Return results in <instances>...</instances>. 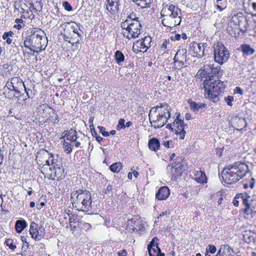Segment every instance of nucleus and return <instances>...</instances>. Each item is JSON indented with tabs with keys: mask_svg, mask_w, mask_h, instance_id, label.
<instances>
[{
	"mask_svg": "<svg viewBox=\"0 0 256 256\" xmlns=\"http://www.w3.org/2000/svg\"><path fill=\"white\" fill-rule=\"evenodd\" d=\"M251 172L248 166L239 162L229 164L222 171V179L228 184H232L242 179L247 173Z\"/></svg>",
	"mask_w": 256,
	"mask_h": 256,
	"instance_id": "nucleus-1",
	"label": "nucleus"
},
{
	"mask_svg": "<svg viewBox=\"0 0 256 256\" xmlns=\"http://www.w3.org/2000/svg\"><path fill=\"white\" fill-rule=\"evenodd\" d=\"M70 198L73 206L78 210L84 212L92 211V194L89 191L80 189L74 190Z\"/></svg>",
	"mask_w": 256,
	"mask_h": 256,
	"instance_id": "nucleus-2",
	"label": "nucleus"
},
{
	"mask_svg": "<svg viewBox=\"0 0 256 256\" xmlns=\"http://www.w3.org/2000/svg\"><path fill=\"white\" fill-rule=\"evenodd\" d=\"M160 16L166 17L162 22L164 26L171 28L180 24L181 10L176 6L172 4L165 5L160 12Z\"/></svg>",
	"mask_w": 256,
	"mask_h": 256,
	"instance_id": "nucleus-3",
	"label": "nucleus"
},
{
	"mask_svg": "<svg viewBox=\"0 0 256 256\" xmlns=\"http://www.w3.org/2000/svg\"><path fill=\"white\" fill-rule=\"evenodd\" d=\"M44 34V32L42 30L36 28H32L30 34L25 38L24 42V46L34 53H38L44 50L41 44Z\"/></svg>",
	"mask_w": 256,
	"mask_h": 256,
	"instance_id": "nucleus-4",
	"label": "nucleus"
},
{
	"mask_svg": "<svg viewBox=\"0 0 256 256\" xmlns=\"http://www.w3.org/2000/svg\"><path fill=\"white\" fill-rule=\"evenodd\" d=\"M128 21H124L121 23L122 32L124 36L130 40L134 39L139 36L140 34L141 24L140 22H130Z\"/></svg>",
	"mask_w": 256,
	"mask_h": 256,
	"instance_id": "nucleus-5",
	"label": "nucleus"
},
{
	"mask_svg": "<svg viewBox=\"0 0 256 256\" xmlns=\"http://www.w3.org/2000/svg\"><path fill=\"white\" fill-rule=\"evenodd\" d=\"M214 58L215 62L220 64L226 62L230 56L228 48L222 43L218 42L213 46Z\"/></svg>",
	"mask_w": 256,
	"mask_h": 256,
	"instance_id": "nucleus-6",
	"label": "nucleus"
},
{
	"mask_svg": "<svg viewBox=\"0 0 256 256\" xmlns=\"http://www.w3.org/2000/svg\"><path fill=\"white\" fill-rule=\"evenodd\" d=\"M148 118L151 126L155 129L162 127L168 122L166 114H158L156 116V120H152L150 118V112L148 114Z\"/></svg>",
	"mask_w": 256,
	"mask_h": 256,
	"instance_id": "nucleus-7",
	"label": "nucleus"
},
{
	"mask_svg": "<svg viewBox=\"0 0 256 256\" xmlns=\"http://www.w3.org/2000/svg\"><path fill=\"white\" fill-rule=\"evenodd\" d=\"M11 81L13 82V91L16 93L14 94V96L18 97L21 96L24 90L26 91L25 85L20 78L18 77H14L11 79Z\"/></svg>",
	"mask_w": 256,
	"mask_h": 256,
	"instance_id": "nucleus-8",
	"label": "nucleus"
},
{
	"mask_svg": "<svg viewBox=\"0 0 256 256\" xmlns=\"http://www.w3.org/2000/svg\"><path fill=\"white\" fill-rule=\"evenodd\" d=\"M209 88H204L205 96L208 98L210 100L213 102H216L218 101L219 99L218 95L220 93H218V91L216 89H214V84L212 86V84L209 85Z\"/></svg>",
	"mask_w": 256,
	"mask_h": 256,
	"instance_id": "nucleus-9",
	"label": "nucleus"
},
{
	"mask_svg": "<svg viewBox=\"0 0 256 256\" xmlns=\"http://www.w3.org/2000/svg\"><path fill=\"white\" fill-rule=\"evenodd\" d=\"M186 52L187 50L185 48L179 50L174 56V62H178L180 67L184 66V62L186 60Z\"/></svg>",
	"mask_w": 256,
	"mask_h": 256,
	"instance_id": "nucleus-10",
	"label": "nucleus"
},
{
	"mask_svg": "<svg viewBox=\"0 0 256 256\" xmlns=\"http://www.w3.org/2000/svg\"><path fill=\"white\" fill-rule=\"evenodd\" d=\"M106 10L112 14L118 13L120 10L119 0H106Z\"/></svg>",
	"mask_w": 256,
	"mask_h": 256,
	"instance_id": "nucleus-11",
	"label": "nucleus"
},
{
	"mask_svg": "<svg viewBox=\"0 0 256 256\" xmlns=\"http://www.w3.org/2000/svg\"><path fill=\"white\" fill-rule=\"evenodd\" d=\"M190 48L194 51V54H196L198 58H202L205 55L204 48L201 46V43L191 42Z\"/></svg>",
	"mask_w": 256,
	"mask_h": 256,
	"instance_id": "nucleus-12",
	"label": "nucleus"
},
{
	"mask_svg": "<svg viewBox=\"0 0 256 256\" xmlns=\"http://www.w3.org/2000/svg\"><path fill=\"white\" fill-rule=\"evenodd\" d=\"M46 174L49 179L54 180L56 178L58 180H60L64 176V170L63 167H60L56 169H53V172L46 173Z\"/></svg>",
	"mask_w": 256,
	"mask_h": 256,
	"instance_id": "nucleus-13",
	"label": "nucleus"
},
{
	"mask_svg": "<svg viewBox=\"0 0 256 256\" xmlns=\"http://www.w3.org/2000/svg\"><path fill=\"white\" fill-rule=\"evenodd\" d=\"M170 192L169 188L166 186L161 187L156 192V196L159 200H166L170 196Z\"/></svg>",
	"mask_w": 256,
	"mask_h": 256,
	"instance_id": "nucleus-14",
	"label": "nucleus"
},
{
	"mask_svg": "<svg viewBox=\"0 0 256 256\" xmlns=\"http://www.w3.org/2000/svg\"><path fill=\"white\" fill-rule=\"evenodd\" d=\"M238 50L242 52L243 56L245 58L252 56L255 52V50L247 44H242Z\"/></svg>",
	"mask_w": 256,
	"mask_h": 256,
	"instance_id": "nucleus-15",
	"label": "nucleus"
},
{
	"mask_svg": "<svg viewBox=\"0 0 256 256\" xmlns=\"http://www.w3.org/2000/svg\"><path fill=\"white\" fill-rule=\"evenodd\" d=\"M38 224L35 222H32L30 226V233L32 238L36 240H40L42 238V236L39 234L38 230Z\"/></svg>",
	"mask_w": 256,
	"mask_h": 256,
	"instance_id": "nucleus-16",
	"label": "nucleus"
},
{
	"mask_svg": "<svg viewBox=\"0 0 256 256\" xmlns=\"http://www.w3.org/2000/svg\"><path fill=\"white\" fill-rule=\"evenodd\" d=\"M152 38L150 36H145L144 38H142L136 42V44L140 45V49H145L144 52L150 46V42Z\"/></svg>",
	"mask_w": 256,
	"mask_h": 256,
	"instance_id": "nucleus-17",
	"label": "nucleus"
},
{
	"mask_svg": "<svg viewBox=\"0 0 256 256\" xmlns=\"http://www.w3.org/2000/svg\"><path fill=\"white\" fill-rule=\"evenodd\" d=\"M172 124L173 126L176 128H178L179 127H180V128H182L181 131L179 132L178 130H176V134H180V138L183 140L186 134V131L184 130V128H186V127H188V126L185 125L184 124H182V123H179L178 122L175 121H174Z\"/></svg>",
	"mask_w": 256,
	"mask_h": 256,
	"instance_id": "nucleus-18",
	"label": "nucleus"
},
{
	"mask_svg": "<svg viewBox=\"0 0 256 256\" xmlns=\"http://www.w3.org/2000/svg\"><path fill=\"white\" fill-rule=\"evenodd\" d=\"M244 242L248 244L254 242L256 240V234L251 231H246L243 234Z\"/></svg>",
	"mask_w": 256,
	"mask_h": 256,
	"instance_id": "nucleus-19",
	"label": "nucleus"
},
{
	"mask_svg": "<svg viewBox=\"0 0 256 256\" xmlns=\"http://www.w3.org/2000/svg\"><path fill=\"white\" fill-rule=\"evenodd\" d=\"M62 138H66L67 140L75 142L78 138L77 132L76 130L70 129V130L66 132Z\"/></svg>",
	"mask_w": 256,
	"mask_h": 256,
	"instance_id": "nucleus-20",
	"label": "nucleus"
},
{
	"mask_svg": "<svg viewBox=\"0 0 256 256\" xmlns=\"http://www.w3.org/2000/svg\"><path fill=\"white\" fill-rule=\"evenodd\" d=\"M148 250L150 256H164V253L161 252L158 245H156L155 248H148Z\"/></svg>",
	"mask_w": 256,
	"mask_h": 256,
	"instance_id": "nucleus-21",
	"label": "nucleus"
},
{
	"mask_svg": "<svg viewBox=\"0 0 256 256\" xmlns=\"http://www.w3.org/2000/svg\"><path fill=\"white\" fill-rule=\"evenodd\" d=\"M210 84H212H212H214V89H216L218 91V93L223 92L225 88V85L224 84V82L219 80H214L210 82Z\"/></svg>",
	"mask_w": 256,
	"mask_h": 256,
	"instance_id": "nucleus-22",
	"label": "nucleus"
},
{
	"mask_svg": "<svg viewBox=\"0 0 256 256\" xmlns=\"http://www.w3.org/2000/svg\"><path fill=\"white\" fill-rule=\"evenodd\" d=\"M148 145L150 150L156 151L160 148V143L157 138H153L149 140Z\"/></svg>",
	"mask_w": 256,
	"mask_h": 256,
	"instance_id": "nucleus-23",
	"label": "nucleus"
},
{
	"mask_svg": "<svg viewBox=\"0 0 256 256\" xmlns=\"http://www.w3.org/2000/svg\"><path fill=\"white\" fill-rule=\"evenodd\" d=\"M27 226L26 222L25 220H18L16 222L15 229L17 232L20 233Z\"/></svg>",
	"mask_w": 256,
	"mask_h": 256,
	"instance_id": "nucleus-24",
	"label": "nucleus"
},
{
	"mask_svg": "<svg viewBox=\"0 0 256 256\" xmlns=\"http://www.w3.org/2000/svg\"><path fill=\"white\" fill-rule=\"evenodd\" d=\"M72 24L70 26V30H72L74 33L76 34L80 39L83 38L82 34L84 33L80 29L78 24L76 22H71ZM68 24H70V22H68Z\"/></svg>",
	"mask_w": 256,
	"mask_h": 256,
	"instance_id": "nucleus-25",
	"label": "nucleus"
},
{
	"mask_svg": "<svg viewBox=\"0 0 256 256\" xmlns=\"http://www.w3.org/2000/svg\"><path fill=\"white\" fill-rule=\"evenodd\" d=\"M214 76L212 72L210 71L209 72L208 70L205 76L206 80L203 83V88H209L208 86L210 84V82H212V80H214Z\"/></svg>",
	"mask_w": 256,
	"mask_h": 256,
	"instance_id": "nucleus-26",
	"label": "nucleus"
},
{
	"mask_svg": "<svg viewBox=\"0 0 256 256\" xmlns=\"http://www.w3.org/2000/svg\"><path fill=\"white\" fill-rule=\"evenodd\" d=\"M210 70L214 76L217 77L218 78H220L223 73V70L220 69V66L218 67L210 66L208 68Z\"/></svg>",
	"mask_w": 256,
	"mask_h": 256,
	"instance_id": "nucleus-27",
	"label": "nucleus"
},
{
	"mask_svg": "<svg viewBox=\"0 0 256 256\" xmlns=\"http://www.w3.org/2000/svg\"><path fill=\"white\" fill-rule=\"evenodd\" d=\"M122 164L120 162H116L110 166V170L115 173H118L122 168Z\"/></svg>",
	"mask_w": 256,
	"mask_h": 256,
	"instance_id": "nucleus-28",
	"label": "nucleus"
},
{
	"mask_svg": "<svg viewBox=\"0 0 256 256\" xmlns=\"http://www.w3.org/2000/svg\"><path fill=\"white\" fill-rule=\"evenodd\" d=\"M206 104L202 103H196L194 102H192L190 104L191 110L194 112H198L200 109L204 108Z\"/></svg>",
	"mask_w": 256,
	"mask_h": 256,
	"instance_id": "nucleus-29",
	"label": "nucleus"
},
{
	"mask_svg": "<svg viewBox=\"0 0 256 256\" xmlns=\"http://www.w3.org/2000/svg\"><path fill=\"white\" fill-rule=\"evenodd\" d=\"M114 56L116 63L118 64L124 60L125 56L124 54L120 50H116L115 52Z\"/></svg>",
	"mask_w": 256,
	"mask_h": 256,
	"instance_id": "nucleus-30",
	"label": "nucleus"
},
{
	"mask_svg": "<svg viewBox=\"0 0 256 256\" xmlns=\"http://www.w3.org/2000/svg\"><path fill=\"white\" fill-rule=\"evenodd\" d=\"M48 152L47 150L44 149H41L39 151H38L36 153L37 155L36 156V160H37L38 164H42V161L40 160L41 157L46 156L48 154Z\"/></svg>",
	"mask_w": 256,
	"mask_h": 256,
	"instance_id": "nucleus-31",
	"label": "nucleus"
},
{
	"mask_svg": "<svg viewBox=\"0 0 256 256\" xmlns=\"http://www.w3.org/2000/svg\"><path fill=\"white\" fill-rule=\"evenodd\" d=\"M210 67L209 65L204 66L203 68H200L196 74V76L198 78L202 80L203 78H205L208 68Z\"/></svg>",
	"mask_w": 256,
	"mask_h": 256,
	"instance_id": "nucleus-32",
	"label": "nucleus"
},
{
	"mask_svg": "<svg viewBox=\"0 0 256 256\" xmlns=\"http://www.w3.org/2000/svg\"><path fill=\"white\" fill-rule=\"evenodd\" d=\"M176 161L174 162V168L175 169L174 172L178 176H180L182 175L183 166H182V164H179V162L178 161V158H176Z\"/></svg>",
	"mask_w": 256,
	"mask_h": 256,
	"instance_id": "nucleus-33",
	"label": "nucleus"
},
{
	"mask_svg": "<svg viewBox=\"0 0 256 256\" xmlns=\"http://www.w3.org/2000/svg\"><path fill=\"white\" fill-rule=\"evenodd\" d=\"M63 148H64V152L67 154H70L72 150V144L68 142H64Z\"/></svg>",
	"mask_w": 256,
	"mask_h": 256,
	"instance_id": "nucleus-34",
	"label": "nucleus"
},
{
	"mask_svg": "<svg viewBox=\"0 0 256 256\" xmlns=\"http://www.w3.org/2000/svg\"><path fill=\"white\" fill-rule=\"evenodd\" d=\"M91 134L92 135L96 138V141L99 143H100V142L103 140V138L98 135L94 127L91 128Z\"/></svg>",
	"mask_w": 256,
	"mask_h": 256,
	"instance_id": "nucleus-35",
	"label": "nucleus"
},
{
	"mask_svg": "<svg viewBox=\"0 0 256 256\" xmlns=\"http://www.w3.org/2000/svg\"><path fill=\"white\" fill-rule=\"evenodd\" d=\"M124 21L130 22V23H133L134 21V22H139L138 20V18L136 16V14H134V12H132L128 16L126 19Z\"/></svg>",
	"mask_w": 256,
	"mask_h": 256,
	"instance_id": "nucleus-36",
	"label": "nucleus"
},
{
	"mask_svg": "<svg viewBox=\"0 0 256 256\" xmlns=\"http://www.w3.org/2000/svg\"><path fill=\"white\" fill-rule=\"evenodd\" d=\"M250 197V196L246 192L240 193L236 195V198L240 199L242 201H243L244 198H249Z\"/></svg>",
	"mask_w": 256,
	"mask_h": 256,
	"instance_id": "nucleus-37",
	"label": "nucleus"
},
{
	"mask_svg": "<svg viewBox=\"0 0 256 256\" xmlns=\"http://www.w3.org/2000/svg\"><path fill=\"white\" fill-rule=\"evenodd\" d=\"M13 240L8 238L5 242V244L9 248L12 250H14L16 248V246L13 244Z\"/></svg>",
	"mask_w": 256,
	"mask_h": 256,
	"instance_id": "nucleus-38",
	"label": "nucleus"
},
{
	"mask_svg": "<svg viewBox=\"0 0 256 256\" xmlns=\"http://www.w3.org/2000/svg\"><path fill=\"white\" fill-rule=\"evenodd\" d=\"M170 107L168 106H166L164 107V110H159L158 114H166V118L168 119L170 117Z\"/></svg>",
	"mask_w": 256,
	"mask_h": 256,
	"instance_id": "nucleus-39",
	"label": "nucleus"
},
{
	"mask_svg": "<svg viewBox=\"0 0 256 256\" xmlns=\"http://www.w3.org/2000/svg\"><path fill=\"white\" fill-rule=\"evenodd\" d=\"M200 175L196 178L197 181L200 183L206 182V177L204 172H200Z\"/></svg>",
	"mask_w": 256,
	"mask_h": 256,
	"instance_id": "nucleus-40",
	"label": "nucleus"
},
{
	"mask_svg": "<svg viewBox=\"0 0 256 256\" xmlns=\"http://www.w3.org/2000/svg\"><path fill=\"white\" fill-rule=\"evenodd\" d=\"M125 120L124 118H121L118 120V124L116 126L117 130L124 129L125 128Z\"/></svg>",
	"mask_w": 256,
	"mask_h": 256,
	"instance_id": "nucleus-41",
	"label": "nucleus"
},
{
	"mask_svg": "<svg viewBox=\"0 0 256 256\" xmlns=\"http://www.w3.org/2000/svg\"><path fill=\"white\" fill-rule=\"evenodd\" d=\"M98 128L100 130V132L104 136H109V132L106 130V128L102 126H98Z\"/></svg>",
	"mask_w": 256,
	"mask_h": 256,
	"instance_id": "nucleus-42",
	"label": "nucleus"
},
{
	"mask_svg": "<svg viewBox=\"0 0 256 256\" xmlns=\"http://www.w3.org/2000/svg\"><path fill=\"white\" fill-rule=\"evenodd\" d=\"M15 22L17 24L14 26V28L18 30L22 28L21 24H24V20L21 18H16Z\"/></svg>",
	"mask_w": 256,
	"mask_h": 256,
	"instance_id": "nucleus-43",
	"label": "nucleus"
},
{
	"mask_svg": "<svg viewBox=\"0 0 256 256\" xmlns=\"http://www.w3.org/2000/svg\"><path fill=\"white\" fill-rule=\"evenodd\" d=\"M224 101L226 102L227 104L229 106H232V102L234 101V97L232 96H228L225 97Z\"/></svg>",
	"mask_w": 256,
	"mask_h": 256,
	"instance_id": "nucleus-44",
	"label": "nucleus"
},
{
	"mask_svg": "<svg viewBox=\"0 0 256 256\" xmlns=\"http://www.w3.org/2000/svg\"><path fill=\"white\" fill-rule=\"evenodd\" d=\"M216 250V247L214 246L211 244H209L206 249V251L210 254L215 253Z\"/></svg>",
	"mask_w": 256,
	"mask_h": 256,
	"instance_id": "nucleus-45",
	"label": "nucleus"
},
{
	"mask_svg": "<svg viewBox=\"0 0 256 256\" xmlns=\"http://www.w3.org/2000/svg\"><path fill=\"white\" fill-rule=\"evenodd\" d=\"M62 6L64 7V9L68 12H70L72 10V6L68 2H64L62 3Z\"/></svg>",
	"mask_w": 256,
	"mask_h": 256,
	"instance_id": "nucleus-46",
	"label": "nucleus"
},
{
	"mask_svg": "<svg viewBox=\"0 0 256 256\" xmlns=\"http://www.w3.org/2000/svg\"><path fill=\"white\" fill-rule=\"evenodd\" d=\"M46 164H42V167L41 168H40V170L41 171V172L43 174H44L45 172L46 171V169L47 168V167H46V166H50V165H52L51 164H50L49 160H46Z\"/></svg>",
	"mask_w": 256,
	"mask_h": 256,
	"instance_id": "nucleus-47",
	"label": "nucleus"
},
{
	"mask_svg": "<svg viewBox=\"0 0 256 256\" xmlns=\"http://www.w3.org/2000/svg\"><path fill=\"white\" fill-rule=\"evenodd\" d=\"M63 38L65 42L68 41L70 40H74L72 37H70V35L67 34V30L66 29L64 30V34H62Z\"/></svg>",
	"mask_w": 256,
	"mask_h": 256,
	"instance_id": "nucleus-48",
	"label": "nucleus"
},
{
	"mask_svg": "<svg viewBox=\"0 0 256 256\" xmlns=\"http://www.w3.org/2000/svg\"><path fill=\"white\" fill-rule=\"evenodd\" d=\"M155 240H158V239L157 238H154L150 242V244H148V248H151L152 247L153 248H155L156 246V245H158V243H156L155 242Z\"/></svg>",
	"mask_w": 256,
	"mask_h": 256,
	"instance_id": "nucleus-49",
	"label": "nucleus"
},
{
	"mask_svg": "<svg viewBox=\"0 0 256 256\" xmlns=\"http://www.w3.org/2000/svg\"><path fill=\"white\" fill-rule=\"evenodd\" d=\"M112 185L110 184L108 186L106 189L104 191H103V192L104 194H110V192H112Z\"/></svg>",
	"mask_w": 256,
	"mask_h": 256,
	"instance_id": "nucleus-50",
	"label": "nucleus"
},
{
	"mask_svg": "<svg viewBox=\"0 0 256 256\" xmlns=\"http://www.w3.org/2000/svg\"><path fill=\"white\" fill-rule=\"evenodd\" d=\"M168 106L167 104H159L157 105L156 107H154V108H152L151 110H150V112L154 109V112H156V110H157V109L158 108H163L164 107V106Z\"/></svg>",
	"mask_w": 256,
	"mask_h": 256,
	"instance_id": "nucleus-51",
	"label": "nucleus"
},
{
	"mask_svg": "<svg viewBox=\"0 0 256 256\" xmlns=\"http://www.w3.org/2000/svg\"><path fill=\"white\" fill-rule=\"evenodd\" d=\"M250 206L252 209H255L256 208V196L253 197V198L251 200V202L250 203Z\"/></svg>",
	"mask_w": 256,
	"mask_h": 256,
	"instance_id": "nucleus-52",
	"label": "nucleus"
},
{
	"mask_svg": "<svg viewBox=\"0 0 256 256\" xmlns=\"http://www.w3.org/2000/svg\"><path fill=\"white\" fill-rule=\"evenodd\" d=\"M173 144V142L170 140L164 141L163 144L166 148H170L172 146V144Z\"/></svg>",
	"mask_w": 256,
	"mask_h": 256,
	"instance_id": "nucleus-53",
	"label": "nucleus"
},
{
	"mask_svg": "<svg viewBox=\"0 0 256 256\" xmlns=\"http://www.w3.org/2000/svg\"><path fill=\"white\" fill-rule=\"evenodd\" d=\"M234 94H238L240 95H242L244 94V91L242 88H241L239 86H236L235 89L234 90Z\"/></svg>",
	"mask_w": 256,
	"mask_h": 256,
	"instance_id": "nucleus-54",
	"label": "nucleus"
},
{
	"mask_svg": "<svg viewBox=\"0 0 256 256\" xmlns=\"http://www.w3.org/2000/svg\"><path fill=\"white\" fill-rule=\"evenodd\" d=\"M36 4H38L36 8H34L36 11L40 12L42 9V4L40 1L36 2Z\"/></svg>",
	"mask_w": 256,
	"mask_h": 256,
	"instance_id": "nucleus-55",
	"label": "nucleus"
},
{
	"mask_svg": "<svg viewBox=\"0 0 256 256\" xmlns=\"http://www.w3.org/2000/svg\"><path fill=\"white\" fill-rule=\"evenodd\" d=\"M69 221H70V226L71 228L75 229L77 227L78 224H77L76 222L72 221L71 218H70Z\"/></svg>",
	"mask_w": 256,
	"mask_h": 256,
	"instance_id": "nucleus-56",
	"label": "nucleus"
},
{
	"mask_svg": "<svg viewBox=\"0 0 256 256\" xmlns=\"http://www.w3.org/2000/svg\"><path fill=\"white\" fill-rule=\"evenodd\" d=\"M220 252L222 250H226L228 252H230V250H231V248H230L228 245L226 244V245H222V246H221L220 248Z\"/></svg>",
	"mask_w": 256,
	"mask_h": 256,
	"instance_id": "nucleus-57",
	"label": "nucleus"
},
{
	"mask_svg": "<svg viewBox=\"0 0 256 256\" xmlns=\"http://www.w3.org/2000/svg\"><path fill=\"white\" fill-rule=\"evenodd\" d=\"M6 86L9 90H10V91H13L12 87L14 86V84L12 81H8L6 83Z\"/></svg>",
	"mask_w": 256,
	"mask_h": 256,
	"instance_id": "nucleus-58",
	"label": "nucleus"
},
{
	"mask_svg": "<svg viewBox=\"0 0 256 256\" xmlns=\"http://www.w3.org/2000/svg\"><path fill=\"white\" fill-rule=\"evenodd\" d=\"M222 0H216L218 4L216 7L218 9H219L220 11H222L224 10V8L221 6V5H222V2H221Z\"/></svg>",
	"mask_w": 256,
	"mask_h": 256,
	"instance_id": "nucleus-59",
	"label": "nucleus"
},
{
	"mask_svg": "<svg viewBox=\"0 0 256 256\" xmlns=\"http://www.w3.org/2000/svg\"><path fill=\"white\" fill-rule=\"evenodd\" d=\"M252 208H251L250 206H246V208L244 210V212L245 214H249L248 212L250 211V213L252 214Z\"/></svg>",
	"mask_w": 256,
	"mask_h": 256,
	"instance_id": "nucleus-60",
	"label": "nucleus"
},
{
	"mask_svg": "<svg viewBox=\"0 0 256 256\" xmlns=\"http://www.w3.org/2000/svg\"><path fill=\"white\" fill-rule=\"evenodd\" d=\"M175 122H178L179 123H182V124H184V120L183 119H182L180 118V114L178 113V114L177 115L176 118L174 120Z\"/></svg>",
	"mask_w": 256,
	"mask_h": 256,
	"instance_id": "nucleus-61",
	"label": "nucleus"
},
{
	"mask_svg": "<svg viewBox=\"0 0 256 256\" xmlns=\"http://www.w3.org/2000/svg\"><path fill=\"white\" fill-rule=\"evenodd\" d=\"M127 252L126 250H122L118 252V256H126Z\"/></svg>",
	"mask_w": 256,
	"mask_h": 256,
	"instance_id": "nucleus-62",
	"label": "nucleus"
},
{
	"mask_svg": "<svg viewBox=\"0 0 256 256\" xmlns=\"http://www.w3.org/2000/svg\"><path fill=\"white\" fill-rule=\"evenodd\" d=\"M168 44H169L168 40H164V41L163 42L162 44L160 46L161 48H167V46Z\"/></svg>",
	"mask_w": 256,
	"mask_h": 256,
	"instance_id": "nucleus-63",
	"label": "nucleus"
},
{
	"mask_svg": "<svg viewBox=\"0 0 256 256\" xmlns=\"http://www.w3.org/2000/svg\"><path fill=\"white\" fill-rule=\"evenodd\" d=\"M254 183H255V179L254 178H252L250 179V187L251 188H254Z\"/></svg>",
	"mask_w": 256,
	"mask_h": 256,
	"instance_id": "nucleus-64",
	"label": "nucleus"
}]
</instances>
